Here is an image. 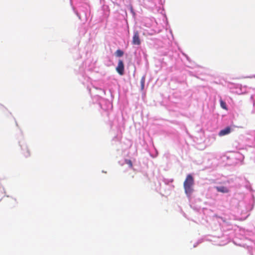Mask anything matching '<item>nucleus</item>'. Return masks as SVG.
<instances>
[{
  "label": "nucleus",
  "instance_id": "obj_1",
  "mask_svg": "<svg viewBox=\"0 0 255 255\" xmlns=\"http://www.w3.org/2000/svg\"><path fill=\"white\" fill-rule=\"evenodd\" d=\"M194 179L191 174H188L184 182L183 186L186 194L190 196L193 192Z\"/></svg>",
  "mask_w": 255,
  "mask_h": 255
},
{
  "label": "nucleus",
  "instance_id": "obj_2",
  "mask_svg": "<svg viewBox=\"0 0 255 255\" xmlns=\"http://www.w3.org/2000/svg\"><path fill=\"white\" fill-rule=\"evenodd\" d=\"M132 43L133 45H139L141 43L139 34L137 31H134Z\"/></svg>",
  "mask_w": 255,
  "mask_h": 255
},
{
  "label": "nucleus",
  "instance_id": "obj_3",
  "mask_svg": "<svg viewBox=\"0 0 255 255\" xmlns=\"http://www.w3.org/2000/svg\"><path fill=\"white\" fill-rule=\"evenodd\" d=\"M116 71L120 75H123L124 74V64L122 60H119L118 66L116 67Z\"/></svg>",
  "mask_w": 255,
  "mask_h": 255
},
{
  "label": "nucleus",
  "instance_id": "obj_4",
  "mask_svg": "<svg viewBox=\"0 0 255 255\" xmlns=\"http://www.w3.org/2000/svg\"><path fill=\"white\" fill-rule=\"evenodd\" d=\"M230 132H231V128L230 127H228L226 128H225L221 130L219 133V135L221 136H224V135L229 134Z\"/></svg>",
  "mask_w": 255,
  "mask_h": 255
},
{
  "label": "nucleus",
  "instance_id": "obj_5",
  "mask_svg": "<svg viewBox=\"0 0 255 255\" xmlns=\"http://www.w3.org/2000/svg\"><path fill=\"white\" fill-rule=\"evenodd\" d=\"M215 188L216 190L219 192L226 193L229 192V189L225 186H217Z\"/></svg>",
  "mask_w": 255,
  "mask_h": 255
},
{
  "label": "nucleus",
  "instance_id": "obj_6",
  "mask_svg": "<svg viewBox=\"0 0 255 255\" xmlns=\"http://www.w3.org/2000/svg\"><path fill=\"white\" fill-rule=\"evenodd\" d=\"M123 55L124 52L120 49L117 50L116 52V55L117 57H122V56H123Z\"/></svg>",
  "mask_w": 255,
  "mask_h": 255
},
{
  "label": "nucleus",
  "instance_id": "obj_7",
  "mask_svg": "<svg viewBox=\"0 0 255 255\" xmlns=\"http://www.w3.org/2000/svg\"><path fill=\"white\" fill-rule=\"evenodd\" d=\"M220 105H221V107L225 109V110H227V106H226V104L225 102H224L223 100H220Z\"/></svg>",
  "mask_w": 255,
  "mask_h": 255
},
{
  "label": "nucleus",
  "instance_id": "obj_8",
  "mask_svg": "<svg viewBox=\"0 0 255 255\" xmlns=\"http://www.w3.org/2000/svg\"><path fill=\"white\" fill-rule=\"evenodd\" d=\"M144 83H145V78L144 77H142V78L140 80L141 88L142 90H143L144 89Z\"/></svg>",
  "mask_w": 255,
  "mask_h": 255
},
{
  "label": "nucleus",
  "instance_id": "obj_9",
  "mask_svg": "<svg viewBox=\"0 0 255 255\" xmlns=\"http://www.w3.org/2000/svg\"><path fill=\"white\" fill-rule=\"evenodd\" d=\"M126 163L129 165V166L131 168L132 167V163L130 160L127 159L126 160Z\"/></svg>",
  "mask_w": 255,
  "mask_h": 255
},
{
  "label": "nucleus",
  "instance_id": "obj_10",
  "mask_svg": "<svg viewBox=\"0 0 255 255\" xmlns=\"http://www.w3.org/2000/svg\"><path fill=\"white\" fill-rule=\"evenodd\" d=\"M29 155H30L29 152L28 150H27L26 151V153H24V155L27 157V156H28Z\"/></svg>",
  "mask_w": 255,
  "mask_h": 255
},
{
  "label": "nucleus",
  "instance_id": "obj_11",
  "mask_svg": "<svg viewBox=\"0 0 255 255\" xmlns=\"http://www.w3.org/2000/svg\"><path fill=\"white\" fill-rule=\"evenodd\" d=\"M249 78H255V75H253V76H250V77H249Z\"/></svg>",
  "mask_w": 255,
  "mask_h": 255
}]
</instances>
